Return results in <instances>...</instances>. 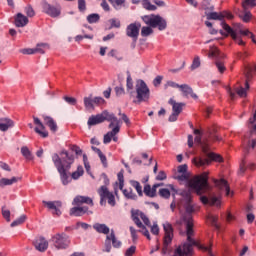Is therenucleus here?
<instances>
[{
	"instance_id": "nucleus-1",
	"label": "nucleus",
	"mask_w": 256,
	"mask_h": 256,
	"mask_svg": "<svg viewBox=\"0 0 256 256\" xmlns=\"http://www.w3.org/2000/svg\"><path fill=\"white\" fill-rule=\"evenodd\" d=\"M182 197V203L185 208V213L182 216V219L184 222H186V235H187V241L192 243V245H195V239L191 238L194 235L193 231V216H191L192 213H195V207H193L192 204V197L191 192L189 190H184L180 193Z\"/></svg>"
},
{
	"instance_id": "nucleus-2",
	"label": "nucleus",
	"mask_w": 256,
	"mask_h": 256,
	"mask_svg": "<svg viewBox=\"0 0 256 256\" xmlns=\"http://www.w3.org/2000/svg\"><path fill=\"white\" fill-rule=\"evenodd\" d=\"M194 141L197 145H201L203 153L202 156L193 158L192 163H194L196 167H205V165H211V161L223 163V157H221V155L209 152V145L201 141V135L196 136Z\"/></svg>"
},
{
	"instance_id": "nucleus-3",
	"label": "nucleus",
	"mask_w": 256,
	"mask_h": 256,
	"mask_svg": "<svg viewBox=\"0 0 256 256\" xmlns=\"http://www.w3.org/2000/svg\"><path fill=\"white\" fill-rule=\"evenodd\" d=\"M188 186L194 189L197 195H203L209 189V172H204L188 181Z\"/></svg>"
},
{
	"instance_id": "nucleus-4",
	"label": "nucleus",
	"mask_w": 256,
	"mask_h": 256,
	"mask_svg": "<svg viewBox=\"0 0 256 256\" xmlns=\"http://www.w3.org/2000/svg\"><path fill=\"white\" fill-rule=\"evenodd\" d=\"M135 89L136 100L133 101L134 103H145L149 101V98L151 97V90H149V87L145 81L137 80Z\"/></svg>"
},
{
	"instance_id": "nucleus-5",
	"label": "nucleus",
	"mask_w": 256,
	"mask_h": 256,
	"mask_svg": "<svg viewBox=\"0 0 256 256\" xmlns=\"http://www.w3.org/2000/svg\"><path fill=\"white\" fill-rule=\"evenodd\" d=\"M142 21L150 27H158L159 31H165L167 29V20L159 15L151 14L142 16Z\"/></svg>"
},
{
	"instance_id": "nucleus-6",
	"label": "nucleus",
	"mask_w": 256,
	"mask_h": 256,
	"mask_svg": "<svg viewBox=\"0 0 256 256\" xmlns=\"http://www.w3.org/2000/svg\"><path fill=\"white\" fill-rule=\"evenodd\" d=\"M51 241L58 251L69 249V245H71V238L65 232L55 234Z\"/></svg>"
},
{
	"instance_id": "nucleus-7",
	"label": "nucleus",
	"mask_w": 256,
	"mask_h": 256,
	"mask_svg": "<svg viewBox=\"0 0 256 256\" xmlns=\"http://www.w3.org/2000/svg\"><path fill=\"white\" fill-rule=\"evenodd\" d=\"M52 161L60 175L62 185H69V183H71V179L69 178L67 171H69L70 168H65V166H63V164H61V161L59 160V154H57V153H54L52 155Z\"/></svg>"
},
{
	"instance_id": "nucleus-8",
	"label": "nucleus",
	"mask_w": 256,
	"mask_h": 256,
	"mask_svg": "<svg viewBox=\"0 0 256 256\" xmlns=\"http://www.w3.org/2000/svg\"><path fill=\"white\" fill-rule=\"evenodd\" d=\"M98 195L100 196V205H107L110 204L111 207H115L116 201H115V195L109 191V188L107 186H101L97 190Z\"/></svg>"
},
{
	"instance_id": "nucleus-9",
	"label": "nucleus",
	"mask_w": 256,
	"mask_h": 256,
	"mask_svg": "<svg viewBox=\"0 0 256 256\" xmlns=\"http://www.w3.org/2000/svg\"><path fill=\"white\" fill-rule=\"evenodd\" d=\"M164 229V242H163V248L162 253L163 255H167L169 253V245H171V241H173V225L169 222H165L163 224Z\"/></svg>"
},
{
	"instance_id": "nucleus-10",
	"label": "nucleus",
	"mask_w": 256,
	"mask_h": 256,
	"mask_svg": "<svg viewBox=\"0 0 256 256\" xmlns=\"http://www.w3.org/2000/svg\"><path fill=\"white\" fill-rule=\"evenodd\" d=\"M196 244L191 243L190 241L184 243L183 245V249L181 247H178L175 251V255L174 256H191L193 255V247H200V249H204L205 251H209V248L207 247H203V246H199V243H197V241H195Z\"/></svg>"
},
{
	"instance_id": "nucleus-11",
	"label": "nucleus",
	"mask_w": 256,
	"mask_h": 256,
	"mask_svg": "<svg viewBox=\"0 0 256 256\" xmlns=\"http://www.w3.org/2000/svg\"><path fill=\"white\" fill-rule=\"evenodd\" d=\"M102 121H108L110 124L108 125V129H113L114 127H118L121 129V120L115 116V114L105 110L101 114Z\"/></svg>"
},
{
	"instance_id": "nucleus-12",
	"label": "nucleus",
	"mask_w": 256,
	"mask_h": 256,
	"mask_svg": "<svg viewBox=\"0 0 256 256\" xmlns=\"http://www.w3.org/2000/svg\"><path fill=\"white\" fill-rule=\"evenodd\" d=\"M221 25L222 29L226 32L225 33L223 32V30H220L221 35H225V37H227V35H230L238 45H245V42L243 41V39H241V36H239L237 32L233 30V28H231V26H229L225 22H221Z\"/></svg>"
},
{
	"instance_id": "nucleus-13",
	"label": "nucleus",
	"mask_w": 256,
	"mask_h": 256,
	"mask_svg": "<svg viewBox=\"0 0 256 256\" xmlns=\"http://www.w3.org/2000/svg\"><path fill=\"white\" fill-rule=\"evenodd\" d=\"M58 159L64 169H71V165H73L75 161V157L72 154H69L67 150H62L58 155Z\"/></svg>"
},
{
	"instance_id": "nucleus-14",
	"label": "nucleus",
	"mask_w": 256,
	"mask_h": 256,
	"mask_svg": "<svg viewBox=\"0 0 256 256\" xmlns=\"http://www.w3.org/2000/svg\"><path fill=\"white\" fill-rule=\"evenodd\" d=\"M43 12L50 17H59L61 15V6H53L47 2L42 3Z\"/></svg>"
},
{
	"instance_id": "nucleus-15",
	"label": "nucleus",
	"mask_w": 256,
	"mask_h": 256,
	"mask_svg": "<svg viewBox=\"0 0 256 256\" xmlns=\"http://www.w3.org/2000/svg\"><path fill=\"white\" fill-rule=\"evenodd\" d=\"M86 213L93 215V211H89V207L87 206H74L69 211L71 217H83Z\"/></svg>"
},
{
	"instance_id": "nucleus-16",
	"label": "nucleus",
	"mask_w": 256,
	"mask_h": 256,
	"mask_svg": "<svg viewBox=\"0 0 256 256\" xmlns=\"http://www.w3.org/2000/svg\"><path fill=\"white\" fill-rule=\"evenodd\" d=\"M141 29V23H131L130 25L127 26L126 28V35L127 37H131L136 41L139 37V30Z\"/></svg>"
},
{
	"instance_id": "nucleus-17",
	"label": "nucleus",
	"mask_w": 256,
	"mask_h": 256,
	"mask_svg": "<svg viewBox=\"0 0 256 256\" xmlns=\"http://www.w3.org/2000/svg\"><path fill=\"white\" fill-rule=\"evenodd\" d=\"M33 121L34 125H37V127H35L34 129L35 133H37L38 135H40V137H43L44 139L49 137V132L46 131L43 122H41V120L35 116H33Z\"/></svg>"
},
{
	"instance_id": "nucleus-18",
	"label": "nucleus",
	"mask_w": 256,
	"mask_h": 256,
	"mask_svg": "<svg viewBox=\"0 0 256 256\" xmlns=\"http://www.w3.org/2000/svg\"><path fill=\"white\" fill-rule=\"evenodd\" d=\"M43 205H46L48 209L53 212V215H57L58 217L61 215V207L63 204L61 201H42Z\"/></svg>"
},
{
	"instance_id": "nucleus-19",
	"label": "nucleus",
	"mask_w": 256,
	"mask_h": 256,
	"mask_svg": "<svg viewBox=\"0 0 256 256\" xmlns=\"http://www.w3.org/2000/svg\"><path fill=\"white\" fill-rule=\"evenodd\" d=\"M72 205L81 207V205H90V207H93V199L89 196H76L73 201Z\"/></svg>"
},
{
	"instance_id": "nucleus-20",
	"label": "nucleus",
	"mask_w": 256,
	"mask_h": 256,
	"mask_svg": "<svg viewBox=\"0 0 256 256\" xmlns=\"http://www.w3.org/2000/svg\"><path fill=\"white\" fill-rule=\"evenodd\" d=\"M34 247L37 251H40V253H45V250L49 249V242L47 239H45V237L40 236L35 239Z\"/></svg>"
},
{
	"instance_id": "nucleus-21",
	"label": "nucleus",
	"mask_w": 256,
	"mask_h": 256,
	"mask_svg": "<svg viewBox=\"0 0 256 256\" xmlns=\"http://www.w3.org/2000/svg\"><path fill=\"white\" fill-rule=\"evenodd\" d=\"M200 201L204 205H211V206H215V207H221V199L217 196H212L210 198H208L207 196H201Z\"/></svg>"
},
{
	"instance_id": "nucleus-22",
	"label": "nucleus",
	"mask_w": 256,
	"mask_h": 256,
	"mask_svg": "<svg viewBox=\"0 0 256 256\" xmlns=\"http://www.w3.org/2000/svg\"><path fill=\"white\" fill-rule=\"evenodd\" d=\"M15 127V122L8 117L0 118V131L3 133L13 129Z\"/></svg>"
},
{
	"instance_id": "nucleus-23",
	"label": "nucleus",
	"mask_w": 256,
	"mask_h": 256,
	"mask_svg": "<svg viewBox=\"0 0 256 256\" xmlns=\"http://www.w3.org/2000/svg\"><path fill=\"white\" fill-rule=\"evenodd\" d=\"M214 185L220 189V191H223L225 189L226 191V196L229 197L231 193V188L229 187V183L225 179H213Z\"/></svg>"
},
{
	"instance_id": "nucleus-24",
	"label": "nucleus",
	"mask_w": 256,
	"mask_h": 256,
	"mask_svg": "<svg viewBox=\"0 0 256 256\" xmlns=\"http://www.w3.org/2000/svg\"><path fill=\"white\" fill-rule=\"evenodd\" d=\"M110 129L112 130L107 132V134L104 135L103 143L105 145L111 143V139H113V137H115V135H117L119 131H121V128H119V126H115L114 128H110Z\"/></svg>"
},
{
	"instance_id": "nucleus-25",
	"label": "nucleus",
	"mask_w": 256,
	"mask_h": 256,
	"mask_svg": "<svg viewBox=\"0 0 256 256\" xmlns=\"http://www.w3.org/2000/svg\"><path fill=\"white\" fill-rule=\"evenodd\" d=\"M180 91H182L184 97H192V99H198L197 94L193 93V88L187 84L180 85Z\"/></svg>"
},
{
	"instance_id": "nucleus-26",
	"label": "nucleus",
	"mask_w": 256,
	"mask_h": 256,
	"mask_svg": "<svg viewBox=\"0 0 256 256\" xmlns=\"http://www.w3.org/2000/svg\"><path fill=\"white\" fill-rule=\"evenodd\" d=\"M43 119H44L45 125L49 127L50 131H52V133H56L58 129L57 122H55V120L51 116L43 115Z\"/></svg>"
},
{
	"instance_id": "nucleus-27",
	"label": "nucleus",
	"mask_w": 256,
	"mask_h": 256,
	"mask_svg": "<svg viewBox=\"0 0 256 256\" xmlns=\"http://www.w3.org/2000/svg\"><path fill=\"white\" fill-rule=\"evenodd\" d=\"M29 23V18L23 15L22 13H18L15 17V25L16 27H25Z\"/></svg>"
},
{
	"instance_id": "nucleus-28",
	"label": "nucleus",
	"mask_w": 256,
	"mask_h": 256,
	"mask_svg": "<svg viewBox=\"0 0 256 256\" xmlns=\"http://www.w3.org/2000/svg\"><path fill=\"white\" fill-rule=\"evenodd\" d=\"M132 221L135 223L137 227H143V223L141 222V215L143 212L140 210H132Z\"/></svg>"
},
{
	"instance_id": "nucleus-29",
	"label": "nucleus",
	"mask_w": 256,
	"mask_h": 256,
	"mask_svg": "<svg viewBox=\"0 0 256 256\" xmlns=\"http://www.w3.org/2000/svg\"><path fill=\"white\" fill-rule=\"evenodd\" d=\"M169 105H172L173 113H176L178 115H181V112L183 111V107H185V103H177L175 100L170 99L168 101Z\"/></svg>"
},
{
	"instance_id": "nucleus-30",
	"label": "nucleus",
	"mask_w": 256,
	"mask_h": 256,
	"mask_svg": "<svg viewBox=\"0 0 256 256\" xmlns=\"http://www.w3.org/2000/svg\"><path fill=\"white\" fill-rule=\"evenodd\" d=\"M100 123H103V117L101 116V114L90 116L87 122L89 127L99 125Z\"/></svg>"
},
{
	"instance_id": "nucleus-31",
	"label": "nucleus",
	"mask_w": 256,
	"mask_h": 256,
	"mask_svg": "<svg viewBox=\"0 0 256 256\" xmlns=\"http://www.w3.org/2000/svg\"><path fill=\"white\" fill-rule=\"evenodd\" d=\"M106 239L107 241H112V245L115 247V249H119V247L122 245L121 241L117 240V237H115L114 230H111L110 235H107Z\"/></svg>"
},
{
	"instance_id": "nucleus-32",
	"label": "nucleus",
	"mask_w": 256,
	"mask_h": 256,
	"mask_svg": "<svg viewBox=\"0 0 256 256\" xmlns=\"http://www.w3.org/2000/svg\"><path fill=\"white\" fill-rule=\"evenodd\" d=\"M208 21H223V15L217 12H205Z\"/></svg>"
},
{
	"instance_id": "nucleus-33",
	"label": "nucleus",
	"mask_w": 256,
	"mask_h": 256,
	"mask_svg": "<svg viewBox=\"0 0 256 256\" xmlns=\"http://www.w3.org/2000/svg\"><path fill=\"white\" fill-rule=\"evenodd\" d=\"M93 229H95L97 233H102L103 235H109L110 231L107 225L99 223L94 224Z\"/></svg>"
},
{
	"instance_id": "nucleus-34",
	"label": "nucleus",
	"mask_w": 256,
	"mask_h": 256,
	"mask_svg": "<svg viewBox=\"0 0 256 256\" xmlns=\"http://www.w3.org/2000/svg\"><path fill=\"white\" fill-rule=\"evenodd\" d=\"M122 193L126 199H131L132 201H135L137 199V194L133 193V188H128V189H123L122 188Z\"/></svg>"
},
{
	"instance_id": "nucleus-35",
	"label": "nucleus",
	"mask_w": 256,
	"mask_h": 256,
	"mask_svg": "<svg viewBox=\"0 0 256 256\" xmlns=\"http://www.w3.org/2000/svg\"><path fill=\"white\" fill-rule=\"evenodd\" d=\"M84 106L87 111H89V109H95V101L92 95L84 97Z\"/></svg>"
},
{
	"instance_id": "nucleus-36",
	"label": "nucleus",
	"mask_w": 256,
	"mask_h": 256,
	"mask_svg": "<svg viewBox=\"0 0 256 256\" xmlns=\"http://www.w3.org/2000/svg\"><path fill=\"white\" fill-rule=\"evenodd\" d=\"M126 87L130 97H133V95H135V91H133V78H131V75L127 76Z\"/></svg>"
},
{
	"instance_id": "nucleus-37",
	"label": "nucleus",
	"mask_w": 256,
	"mask_h": 256,
	"mask_svg": "<svg viewBox=\"0 0 256 256\" xmlns=\"http://www.w3.org/2000/svg\"><path fill=\"white\" fill-rule=\"evenodd\" d=\"M85 173V170L83 169V166H78L77 170L71 174V178L74 179V181H77L79 177H83Z\"/></svg>"
},
{
	"instance_id": "nucleus-38",
	"label": "nucleus",
	"mask_w": 256,
	"mask_h": 256,
	"mask_svg": "<svg viewBox=\"0 0 256 256\" xmlns=\"http://www.w3.org/2000/svg\"><path fill=\"white\" fill-rule=\"evenodd\" d=\"M21 178L19 177H12L11 179L8 178H2L0 180V185H13L14 183H17V181H20Z\"/></svg>"
},
{
	"instance_id": "nucleus-39",
	"label": "nucleus",
	"mask_w": 256,
	"mask_h": 256,
	"mask_svg": "<svg viewBox=\"0 0 256 256\" xmlns=\"http://www.w3.org/2000/svg\"><path fill=\"white\" fill-rule=\"evenodd\" d=\"M45 49H49V44L47 43H39L34 48L35 53H40V55H44Z\"/></svg>"
},
{
	"instance_id": "nucleus-40",
	"label": "nucleus",
	"mask_w": 256,
	"mask_h": 256,
	"mask_svg": "<svg viewBox=\"0 0 256 256\" xmlns=\"http://www.w3.org/2000/svg\"><path fill=\"white\" fill-rule=\"evenodd\" d=\"M130 183L132 187L136 189L139 197H143V187L141 186V183H139V181H136V180H131Z\"/></svg>"
},
{
	"instance_id": "nucleus-41",
	"label": "nucleus",
	"mask_w": 256,
	"mask_h": 256,
	"mask_svg": "<svg viewBox=\"0 0 256 256\" xmlns=\"http://www.w3.org/2000/svg\"><path fill=\"white\" fill-rule=\"evenodd\" d=\"M201 8L205 11V13H209V11H213L215 9L209 0H203L201 3Z\"/></svg>"
},
{
	"instance_id": "nucleus-42",
	"label": "nucleus",
	"mask_w": 256,
	"mask_h": 256,
	"mask_svg": "<svg viewBox=\"0 0 256 256\" xmlns=\"http://www.w3.org/2000/svg\"><path fill=\"white\" fill-rule=\"evenodd\" d=\"M142 7L147 11H156L157 6L151 4L149 0H142Z\"/></svg>"
},
{
	"instance_id": "nucleus-43",
	"label": "nucleus",
	"mask_w": 256,
	"mask_h": 256,
	"mask_svg": "<svg viewBox=\"0 0 256 256\" xmlns=\"http://www.w3.org/2000/svg\"><path fill=\"white\" fill-rule=\"evenodd\" d=\"M27 221V216L26 215H21L18 219L14 220L11 224L10 227H17L19 225H23V223Z\"/></svg>"
},
{
	"instance_id": "nucleus-44",
	"label": "nucleus",
	"mask_w": 256,
	"mask_h": 256,
	"mask_svg": "<svg viewBox=\"0 0 256 256\" xmlns=\"http://www.w3.org/2000/svg\"><path fill=\"white\" fill-rule=\"evenodd\" d=\"M21 153L23 157H25V159H28V161H31V159H33V155L31 154V151L27 146H23L21 148Z\"/></svg>"
},
{
	"instance_id": "nucleus-45",
	"label": "nucleus",
	"mask_w": 256,
	"mask_h": 256,
	"mask_svg": "<svg viewBox=\"0 0 256 256\" xmlns=\"http://www.w3.org/2000/svg\"><path fill=\"white\" fill-rule=\"evenodd\" d=\"M124 173H125V171H124V170H121V171L117 174L118 181H119V189H120V190H123V187H124V185H125V176H124Z\"/></svg>"
},
{
	"instance_id": "nucleus-46",
	"label": "nucleus",
	"mask_w": 256,
	"mask_h": 256,
	"mask_svg": "<svg viewBox=\"0 0 256 256\" xmlns=\"http://www.w3.org/2000/svg\"><path fill=\"white\" fill-rule=\"evenodd\" d=\"M158 195H160L162 199H169L171 197V191L167 188H162L159 190Z\"/></svg>"
},
{
	"instance_id": "nucleus-47",
	"label": "nucleus",
	"mask_w": 256,
	"mask_h": 256,
	"mask_svg": "<svg viewBox=\"0 0 256 256\" xmlns=\"http://www.w3.org/2000/svg\"><path fill=\"white\" fill-rule=\"evenodd\" d=\"M99 19H101V16L99 14H90L87 16L88 23H99Z\"/></svg>"
},
{
	"instance_id": "nucleus-48",
	"label": "nucleus",
	"mask_w": 256,
	"mask_h": 256,
	"mask_svg": "<svg viewBox=\"0 0 256 256\" xmlns=\"http://www.w3.org/2000/svg\"><path fill=\"white\" fill-rule=\"evenodd\" d=\"M199 67H201V58H199V56H196L193 59L191 70L195 71V69H199Z\"/></svg>"
},
{
	"instance_id": "nucleus-49",
	"label": "nucleus",
	"mask_w": 256,
	"mask_h": 256,
	"mask_svg": "<svg viewBox=\"0 0 256 256\" xmlns=\"http://www.w3.org/2000/svg\"><path fill=\"white\" fill-rule=\"evenodd\" d=\"M140 230V233L143 234L144 237H146L148 240H151V234H149V230H147V227L142 224V226H138Z\"/></svg>"
},
{
	"instance_id": "nucleus-50",
	"label": "nucleus",
	"mask_w": 256,
	"mask_h": 256,
	"mask_svg": "<svg viewBox=\"0 0 256 256\" xmlns=\"http://www.w3.org/2000/svg\"><path fill=\"white\" fill-rule=\"evenodd\" d=\"M153 33V29L151 27H142L141 35L142 37H149Z\"/></svg>"
},
{
	"instance_id": "nucleus-51",
	"label": "nucleus",
	"mask_w": 256,
	"mask_h": 256,
	"mask_svg": "<svg viewBox=\"0 0 256 256\" xmlns=\"http://www.w3.org/2000/svg\"><path fill=\"white\" fill-rule=\"evenodd\" d=\"M109 23L111 24L110 29H113V28L119 29V27H121V21L115 18L110 19Z\"/></svg>"
},
{
	"instance_id": "nucleus-52",
	"label": "nucleus",
	"mask_w": 256,
	"mask_h": 256,
	"mask_svg": "<svg viewBox=\"0 0 256 256\" xmlns=\"http://www.w3.org/2000/svg\"><path fill=\"white\" fill-rule=\"evenodd\" d=\"M249 5L251 7H255V0H244V2H242V7L244 9V11H247V8L249 7Z\"/></svg>"
},
{
	"instance_id": "nucleus-53",
	"label": "nucleus",
	"mask_w": 256,
	"mask_h": 256,
	"mask_svg": "<svg viewBox=\"0 0 256 256\" xmlns=\"http://www.w3.org/2000/svg\"><path fill=\"white\" fill-rule=\"evenodd\" d=\"M115 9H119L125 3V0H108Z\"/></svg>"
},
{
	"instance_id": "nucleus-54",
	"label": "nucleus",
	"mask_w": 256,
	"mask_h": 256,
	"mask_svg": "<svg viewBox=\"0 0 256 256\" xmlns=\"http://www.w3.org/2000/svg\"><path fill=\"white\" fill-rule=\"evenodd\" d=\"M114 91H115L117 97H121V95H125V88H123V86H116L114 88Z\"/></svg>"
},
{
	"instance_id": "nucleus-55",
	"label": "nucleus",
	"mask_w": 256,
	"mask_h": 256,
	"mask_svg": "<svg viewBox=\"0 0 256 256\" xmlns=\"http://www.w3.org/2000/svg\"><path fill=\"white\" fill-rule=\"evenodd\" d=\"M2 215L4 219L9 223L11 221V211L5 210V208H2Z\"/></svg>"
},
{
	"instance_id": "nucleus-56",
	"label": "nucleus",
	"mask_w": 256,
	"mask_h": 256,
	"mask_svg": "<svg viewBox=\"0 0 256 256\" xmlns=\"http://www.w3.org/2000/svg\"><path fill=\"white\" fill-rule=\"evenodd\" d=\"M63 99L69 105H76L77 104V99H75L74 97L64 96Z\"/></svg>"
},
{
	"instance_id": "nucleus-57",
	"label": "nucleus",
	"mask_w": 256,
	"mask_h": 256,
	"mask_svg": "<svg viewBox=\"0 0 256 256\" xmlns=\"http://www.w3.org/2000/svg\"><path fill=\"white\" fill-rule=\"evenodd\" d=\"M236 93L239 97H247V90L243 87L236 88Z\"/></svg>"
},
{
	"instance_id": "nucleus-58",
	"label": "nucleus",
	"mask_w": 256,
	"mask_h": 256,
	"mask_svg": "<svg viewBox=\"0 0 256 256\" xmlns=\"http://www.w3.org/2000/svg\"><path fill=\"white\" fill-rule=\"evenodd\" d=\"M25 13H26L27 17H35V10H33V7H31V6H27L25 8Z\"/></svg>"
},
{
	"instance_id": "nucleus-59",
	"label": "nucleus",
	"mask_w": 256,
	"mask_h": 256,
	"mask_svg": "<svg viewBox=\"0 0 256 256\" xmlns=\"http://www.w3.org/2000/svg\"><path fill=\"white\" fill-rule=\"evenodd\" d=\"M135 251H137V247L136 246H131L130 248H128L125 252V256H133L135 255Z\"/></svg>"
},
{
	"instance_id": "nucleus-60",
	"label": "nucleus",
	"mask_w": 256,
	"mask_h": 256,
	"mask_svg": "<svg viewBox=\"0 0 256 256\" xmlns=\"http://www.w3.org/2000/svg\"><path fill=\"white\" fill-rule=\"evenodd\" d=\"M219 55V49L217 47H210L209 57H217Z\"/></svg>"
},
{
	"instance_id": "nucleus-61",
	"label": "nucleus",
	"mask_w": 256,
	"mask_h": 256,
	"mask_svg": "<svg viewBox=\"0 0 256 256\" xmlns=\"http://www.w3.org/2000/svg\"><path fill=\"white\" fill-rule=\"evenodd\" d=\"M78 9L79 11H85L87 9L85 0H78Z\"/></svg>"
},
{
	"instance_id": "nucleus-62",
	"label": "nucleus",
	"mask_w": 256,
	"mask_h": 256,
	"mask_svg": "<svg viewBox=\"0 0 256 256\" xmlns=\"http://www.w3.org/2000/svg\"><path fill=\"white\" fill-rule=\"evenodd\" d=\"M216 67L220 73H225V64L221 61H216Z\"/></svg>"
},
{
	"instance_id": "nucleus-63",
	"label": "nucleus",
	"mask_w": 256,
	"mask_h": 256,
	"mask_svg": "<svg viewBox=\"0 0 256 256\" xmlns=\"http://www.w3.org/2000/svg\"><path fill=\"white\" fill-rule=\"evenodd\" d=\"M178 181H189V174L182 173L181 175L176 176Z\"/></svg>"
},
{
	"instance_id": "nucleus-64",
	"label": "nucleus",
	"mask_w": 256,
	"mask_h": 256,
	"mask_svg": "<svg viewBox=\"0 0 256 256\" xmlns=\"http://www.w3.org/2000/svg\"><path fill=\"white\" fill-rule=\"evenodd\" d=\"M130 233H131V237H132V241H137V230L133 227L130 226Z\"/></svg>"
}]
</instances>
